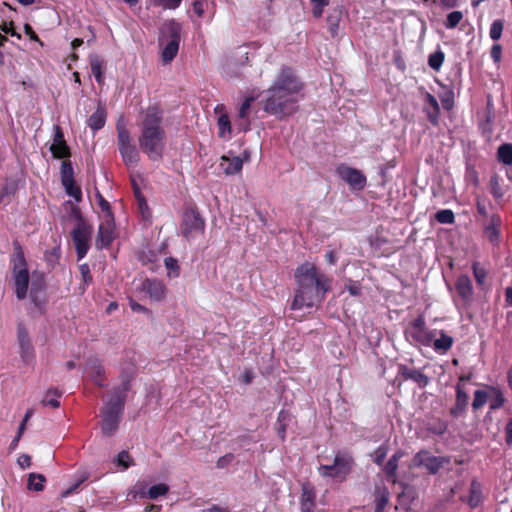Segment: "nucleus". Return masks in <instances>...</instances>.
<instances>
[{"label": "nucleus", "mask_w": 512, "mask_h": 512, "mask_svg": "<svg viewBox=\"0 0 512 512\" xmlns=\"http://www.w3.org/2000/svg\"><path fill=\"white\" fill-rule=\"evenodd\" d=\"M303 83L290 67H282L265 91L264 110L278 117L291 115L302 98Z\"/></svg>", "instance_id": "nucleus-1"}, {"label": "nucleus", "mask_w": 512, "mask_h": 512, "mask_svg": "<svg viewBox=\"0 0 512 512\" xmlns=\"http://www.w3.org/2000/svg\"><path fill=\"white\" fill-rule=\"evenodd\" d=\"M297 288L291 302V310L312 308L322 302L330 289V280L319 273L314 264L305 262L295 270Z\"/></svg>", "instance_id": "nucleus-2"}, {"label": "nucleus", "mask_w": 512, "mask_h": 512, "mask_svg": "<svg viewBox=\"0 0 512 512\" xmlns=\"http://www.w3.org/2000/svg\"><path fill=\"white\" fill-rule=\"evenodd\" d=\"M138 144L143 153L152 161L162 158L166 145V133L162 127V112L156 106L148 107L141 123Z\"/></svg>", "instance_id": "nucleus-3"}, {"label": "nucleus", "mask_w": 512, "mask_h": 512, "mask_svg": "<svg viewBox=\"0 0 512 512\" xmlns=\"http://www.w3.org/2000/svg\"><path fill=\"white\" fill-rule=\"evenodd\" d=\"M130 388L131 377L124 376L121 384L113 389L110 398L104 403L101 409V428L105 435L110 436L117 431Z\"/></svg>", "instance_id": "nucleus-4"}, {"label": "nucleus", "mask_w": 512, "mask_h": 512, "mask_svg": "<svg viewBox=\"0 0 512 512\" xmlns=\"http://www.w3.org/2000/svg\"><path fill=\"white\" fill-rule=\"evenodd\" d=\"M10 266L16 298L18 300H24L28 295L30 274L24 251L18 242L13 243Z\"/></svg>", "instance_id": "nucleus-5"}, {"label": "nucleus", "mask_w": 512, "mask_h": 512, "mask_svg": "<svg viewBox=\"0 0 512 512\" xmlns=\"http://www.w3.org/2000/svg\"><path fill=\"white\" fill-rule=\"evenodd\" d=\"M116 130L118 150L124 164L128 168L136 167L140 160V155L123 119L117 121Z\"/></svg>", "instance_id": "nucleus-6"}, {"label": "nucleus", "mask_w": 512, "mask_h": 512, "mask_svg": "<svg viewBox=\"0 0 512 512\" xmlns=\"http://www.w3.org/2000/svg\"><path fill=\"white\" fill-rule=\"evenodd\" d=\"M73 212L78 218V224L72 231V239L77 257L80 260L86 256L89 250L92 227L81 218L80 211L77 207L73 208Z\"/></svg>", "instance_id": "nucleus-7"}, {"label": "nucleus", "mask_w": 512, "mask_h": 512, "mask_svg": "<svg viewBox=\"0 0 512 512\" xmlns=\"http://www.w3.org/2000/svg\"><path fill=\"white\" fill-rule=\"evenodd\" d=\"M436 335V330L432 331L426 327L422 316L414 319L405 330V336L409 341L423 346H430Z\"/></svg>", "instance_id": "nucleus-8"}, {"label": "nucleus", "mask_w": 512, "mask_h": 512, "mask_svg": "<svg viewBox=\"0 0 512 512\" xmlns=\"http://www.w3.org/2000/svg\"><path fill=\"white\" fill-rule=\"evenodd\" d=\"M205 223L200 214L194 210H186L183 214L181 232L187 240L196 239L204 234Z\"/></svg>", "instance_id": "nucleus-9"}, {"label": "nucleus", "mask_w": 512, "mask_h": 512, "mask_svg": "<svg viewBox=\"0 0 512 512\" xmlns=\"http://www.w3.org/2000/svg\"><path fill=\"white\" fill-rule=\"evenodd\" d=\"M450 462L449 458L444 456H433L427 450H421L416 453L412 459L414 467H424L430 474H436L445 464Z\"/></svg>", "instance_id": "nucleus-10"}, {"label": "nucleus", "mask_w": 512, "mask_h": 512, "mask_svg": "<svg viewBox=\"0 0 512 512\" xmlns=\"http://www.w3.org/2000/svg\"><path fill=\"white\" fill-rule=\"evenodd\" d=\"M166 32L170 36V40L164 46L162 50V60L164 63L171 62L178 53L179 50V42H180V25L171 20L165 27Z\"/></svg>", "instance_id": "nucleus-11"}, {"label": "nucleus", "mask_w": 512, "mask_h": 512, "mask_svg": "<svg viewBox=\"0 0 512 512\" xmlns=\"http://www.w3.org/2000/svg\"><path fill=\"white\" fill-rule=\"evenodd\" d=\"M350 472V461L344 457L336 456L332 465H321L319 473L324 477L344 479Z\"/></svg>", "instance_id": "nucleus-12"}, {"label": "nucleus", "mask_w": 512, "mask_h": 512, "mask_svg": "<svg viewBox=\"0 0 512 512\" xmlns=\"http://www.w3.org/2000/svg\"><path fill=\"white\" fill-rule=\"evenodd\" d=\"M336 173L353 189L362 190L366 185V177L360 170L346 165H340L337 167Z\"/></svg>", "instance_id": "nucleus-13"}, {"label": "nucleus", "mask_w": 512, "mask_h": 512, "mask_svg": "<svg viewBox=\"0 0 512 512\" xmlns=\"http://www.w3.org/2000/svg\"><path fill=\"white\" fill-rule=\"evenodd\" d=\"M17 343L22 360L26 363L30 362L35 355L34 347L31 343L28 331L22 323L17 326Z\"/></svg>", "instance_id": "nucleus-14"}, {"label": "nucleus", "mask_w": 512, "mask_h": 512, "mask_svg": "<svg viewBox=\"0 0 512 512\" xmlns=\"http://www.w3.org/2000/svg\"><path fill=\"white\" fill-rule=\"evenodd\" d=\"M46 284L42 275L37 278H33L30 289V300L34 307L39 311L43 312L46 304Z\"/></svg>", "instance_id": "nucleus-15"}, {"label": "nucleus", "mask_w": 512, "mask_h": 512, "mask_svg": "<svg viewBox=\"0 0 512 512\" xmlns=\"http://www.w3.org/2000/svg\"><path fill=\"white\" fill-rule=\"evenodd\" d=\"M114 220L113 215L108 214L107 217L102 218L99 225L97 246L100 248L108 246L114 239Z\"/></svg>", "instance_id": "nucleus-16"}, {"label": "nucleus", "mask_w": 512, "mask_h": 512, "mask_svg": "<svg viewBox=\"0 0 512 512\" xmlns=\"http://www.w3.org/2000/svg\"><path fill=\"white\" fill-rule=\"evenodd\" d=\"M141 291L153 301H162L166 296V287L157 279H145L141 283Z\"/></svg>", "instance_id": "nucleus-17"}, {"label": "nucleus", "mask_w": 512, "mask_h": 512, "mask_svg": "<svg viewBox=\"0 0 512 512\" xmlns=\"http://www.w3.org/2000/svg\"><path fill=\"white\" fill-rule=\"evenodd\" d=\"M399 375L404 380L413 381L419 388H425L430 383V378L427 375L422 373L419 369L406 365L399 366Z\"/></svg>", "instance_id": "nucleus-18"}, {"label": "nucleus", "mask_w": 512, "mask_h": 512, "mask_svg": "<svg viewBox=\"0 0 512 512\" xmlns=\"http://www.w3.org/2000/svg\"><path fill=\"white\" fill-rule=\"evenodd\" d=\"M55 133L53 143L50 146V151L55 158H66L70 155L69 147L67 146L63 132L59 126L54 127Z\"/></svg>", "instance_id": "nucleus-19"}, {"label": "nucleus", "mask_w": 512, "mask_h": 512, "mask_svg": "<svg viewBox=\"0 0 512 512\" xmlns=\"http://www.w3.org/2000/svg\"><path fill=\"white\" fill-rule=\"evenodd\" d=\"M243 161L244 160L239 156L230 157L223 155L220 158L219 166L226 175H234L242 170Z\"/></svg>", "instance_id": "nucleus-20"}, {"label": "nucleus", "mask_w": 512, "mask_h": 512, "mask_svg": "<svg viewBox=\"0 0 512 512\" xmlns=\"http://www.w3.org/2000/svg\"><path fill=\"white\" fill-rule=\"evenodd\" d=\"M86 373L96 385L100 387L105 386V371L102 364L97 359H91L87 362Z\"/></svg>", "instance_id": "nucleus-21"}, {"label": "nucleus", "mask_w": 512, "mask_h": 512, "mask_svg": "<svg viewBox=\"0 0 512 512\" xmlns=\"http://www.w3.org/2000/svg\"><path fill=\"white\" fill-rule=\"evenodd\" d=\"M169 492V486L165 483H159L156 485H153L148 490L145 489V487L139 488L138 491L135 492L133 497L135 498L137 495H139L141 498H148L151 500H155L161 496H165Z\"/></svg>", "instance_id": "nucleus-22"}, {"label": "nucleus", "mask_w": 512, "mask_h": 512, "mask_svg": "<svg viewBox=\"0 0 512 512\" xmlns=\"http://www.w3.org/2000/svg\"><path fill=\"white\" fill-rule=\"evenodd\" d=\"M215 112L219 114L217 121L218 136L222 139H230L232 127L227 113L224 112V107L217 106Z\"/></svg>", "instance_id": "nucleus-23"}, {"label": "nucleus", "mask_w": 512, "mask_h": 512, "mask_svg": "<svg viewBox=\"0 0 512 512\" xmlns=\"http://www.w3.org/2000/svg\"><path fill=\"white\" fill-rule=\"evenodd\" d=\"M500 225L501 218L499 215L493 214L489 217L488 222L484 226V234L490 242L498 241Z\"/></svg>", "instance_id": "nucleus-24"}, {"label": "nucleus", "mask_w": 512, "mask_h": 512, "mask_svg": "<svg viewBox=\"0 0 512 512\" xmlns=\"http://www.w3.org/2000/svg\"><path fill=\"white\" fill-rule=\"evenodd\" d=\"M458 295L465 301H469L473 295V286L467 275H460L455 284Z\"/></svg>", "instance_id": "nucleus-25"}, {"label": "nucleus", "mask_w": 512, "mask_h": 512, "mask_svg": "<svg viewBox=\"0 0 512 512\" xmlns=\"http://www.w3.org/2000/svg\"><path fill=\"white\" fill-rule=\"evenodd\" d=\"M425 101V112L427 114L428 119L432 123H437L438 115L440 112L439 104L437 99L430 93H425L424 96Z\"/></svg>", "instance_id": "nucleus-26"}, {"label": "nucleus", "mask_w": 512, "mask_h": 512, "mask_svg": "<svg viewBox=\"0 0 512 512\" xmlns=\"http://www.w3.org/2000/svg\"><path fill=\"white\" fill-rule=\"evenodd\" d=\"M315 505V493L313 487L309 484L302 486L301 510L302 512H311Z\"/></svg>", "instance_id": "nucleus-27"}, {"label": "nucleus", "mask_w": 512, "mask_h": 512, "mask_svg": "<svg viewBox=\"0 0 512 512\" xmlns=\"http://www.w3.org/2000/svg\"><path fill=\"white\" fill-rule=\"evenodd\" d=\"M437 334H439V338H433L431 345H433V349L436 352L446 353L452 347L454 340L443 330H440Z\"/></svg>", "instance_id": "nucleus-28"}, {"label": "nucleus", "mask_w": 512, "mask_h": 512, "mask_svg": "<svg viewBox=\"0 0 512 512\" xmlns=\"http://www.w3.org/2000/svg\"><path fill=\"white\" fill-rule=\"evenodd\" d=\"M404 456L403 451H397L394 453L384 467L385 474L388 479H390L393 483L396 482L398 462Z\"/></svg>", "instance_id": "nucleus-29"}, {"label": "nucleus", "mask_w": 512, "mask_h": 512, "mask_svg": "<svg viewBox=\"0 0 512 512\" xmlns=\"http://www.w3.org/2000/svg\"><path fill=\"white\" fill-rule=\"evenodd\" d=\"M456 392V403L450 410L453 417H459L465 411L468 404V395L460 388V386H457Z\"/></svg>", "instance_id": "nucleus-30"}, {"label": "nucleus", "mask_w": 512, "mask_h": 512, "mask_svg": "<svg viewBox=\"0 0 512 512\" xmlns=\"http://www.w3.org/2000/svg\"><path fill=\"white\" fill-rule=\"evenodd\" d=\"M106 122V112L104 107L98 106L96 111L89 117L88 125L93 131L101 129Z\"/></svg>", "instance_id": "nucleus-31"}, {"label": "nucleus", "mask_w": 512, "mask_h": 512, "mask_svg": "<svg viewBox=\"0 0 512 512\" xmlns=\"http://www.w3.org/2000/svg\"><path fill=\"white\" fill-rule=\"evenodd\" d=\"M63 186L65 188L66 193L73 197L76 202H80L82 199L81 189L75 185L73 177L71 175H64L63 177Z\"/></svg>", "instance_id": "nucleus-32"}, {"label": "nucleus", "mask_w": 512, "mask_h": 512, "mask_svg": "<svg viewBox=\"0 0 512 512\" xmlns=\"http://www.w3.org/2000/svg\"><path fill=\"white\" fill-rule=\"evenodd\" d=\"M389 501V491L386 487H376L375 489V511L383 512L385 506Z\"/></svg>", "instance_id": "nucleus-33"}, {"label": "nucleus", "mask_w": 512, "mask_h": 512, "mask_svg": "<svg viewBox=\"0 0 512 512\" xmlns=\"http://www.w3.org/2000/svg\"><path fill=\"white\" fill-rule=\"evenodd\" d=\"M90 67L93 76L96 81L101 84L104 81V77L102 74L103 61L97 56L93 55L90 57Z\"/></svg>", "instance_id": "nucleus-34"}, {"label": "nucleus", "mask_w": 512, "mask_h": 512, "mask_svg": "<svg viewBox=\"0 0 512 512\" xmlns=\"http://www.w3.org/2000/svg\"><path fill=\"white\" fill-rule=\"evenodd\" d=\"M62 393L57 389H49L41 401L43 406H50L52 408H58L60 406V401L58 400L61 397Z\"/></svg>", "instance_id": "nucleus-35"}, {"label": "nucleus", "mask_w": 512, "mask_h": 512, "mask_svg": "<svg viewBox=\"0 0 512 512\" xmlns=\"http://www.w3.org/2000/svg\"><path fill=\"white\" fill-rule=\"evenodd\" d=\"M498 160L505 165H512V144H502L497 150Z\"/></svg>", "instance_id": "nucleus-36"}, {"label": "nucleus", "mask_w": 512, "mask_h": 512, "mask_svg": "<svg viewBox=\"0 0 512 512\" xmlns=\"http://www.w3.org/2000/svg\"><path fill=\"white\" fill-rule=\"evenodd\" d=\"M490 193L496 200L502 199L504 196V189L500 185V177L497 174H494L490 178L489 182Z\"/></svg>", "instance_id": "nucleus-37"}, {"label": "nucleus", "mask_w": 512, "mask_h": 512, "mask_svg": "<svg viewBox=\"0 0 512 512\" xmlns=\"http://www.w3.org/2000/svg\"><path fill=\"white\" fill-rule=\"evenodd\" d=\"M45 477L42 474L31 473L28 479V489L42 491L44 489Z\"/></svg>", "instance_id": "nucleus-38"}, {"label": "nucleus", "mask_w": 512, "mask_h": 512, "mask_svg": "<svg viewBox=\"0 0 512 512\" xmlns=\"http://www.w3.org/2000/svg\"><path fill=\"white\" fill-rule=\"evenodd\" d=\"M444 57H445L444 53L440 49L437 50L433 54L429 55V58H428L429 66L435 71L440 70V68L444 62Z\"/></svg>", "instance_id": "nucleus-39"}, {"label": "nucleus", "mask_w": 512, "mask_h": 512, "mask_svg": "<svg viewBox=\"0 0 512 512\" xmlns=\"http://www.w3.org/2000/svg\"><path fill=\"white\" fill-rule=\"evenodd\" d=\"M481 501V493H480V485L476 482L471 483L470 487V498L469 505L471 507H476Z\"/></svg>", "instance_id": "nucleus-40"}, {"label": "nucleus", "mask_w": 512, "mask_h": 512, "mask_svg": "<svg viewBox=\"0 0 512 512\" xmlns=\"http://www.w3.org/2000/svg\"><path fill=\"white\" fill-rule=\"evenodd\" d=\"M435 219L442 224H452L455 220V217L452 210L443 209L435 214Z\"/></svg>", "instance_id": "nucleus-41"}, {"label": "nucleus", "mask_w": 512, "mask_h": 512, "mask_svg": "<svg viewBox=\"0 0 512 512\" xmlns=\"http://www.w3.org/2000/svg\"><path fill=\"white\" fill-rule=\"evenodd\" d=\"M462 19H463V13L461 11L450 12L447 15L445 27L447 29H453V28L457 27V25L461 22Z\"/></svg>", "instance_id": "nucleus-42"}, {"label": "nucleus", "mask_w": 512, "mask_h": 512, "mask_svg": "<svg viewBox=\"0 0 512 512\" xmlns=\"http://www.w3.org/2000/svg\"><path fill=\"white\" fill-rule=\"evenodd\" d=\"M17 190V181L14 179H8L0 192V202L7 196H10L15 193Z\"/></svg>", "instance_id": "nucleus-43"}, {"label": "nucleus", "mask_w": 512, "mask_h": 512, "mask_svg": "<svg viewBox=\"0 0 512 512\" xmlns=\"http://www.w3.org/2000/svg\"><path fill=\"white\" fill-rule=\"evenodd\" d=\"M503 21L502 20H494L491 24L489 35L492 40L497 41L501 38L503 32Z\"/></svg>", "instance_id": "nucleus-44"}, {"label": "nucleus", "mask_w": 512, "mask_h": 512, "mask_svg": "<svg viewBox=\"0 0 512 512\" xmlns=\"http://www.w3.org/2000/svg\"><path fill=\"white\" fill-rule=\"evenodd\" d=\"M150 2L152 5L162 7L165 10H175L180 6L182 0H150Z\"/></svg>", "instance_id": "nucleus-45"}, {"label": "nucleus", "mask_w": 512, "mask_h": 512, "mask_svg": "<svg viewBox=\"0 0 512 512\" xmlns=\"http://www.w3.org/2000/svg\"><path fill=\"white\" fill-rule=\"evenodd\" d=\"M472 269L476 282L479 285L484 284L486 279V270L484 269V267H482L479 262H474L472 265Z\"/></svg>", "instance_id": "nucleus-46"}, {"label": "nucleus", "mask_w": 512, "mask_h": 512, "mask_svg": "<svg viewBox=\"0 0 512 512\" xmlns=\"http://www.w3.org/2000/svg\"><path fill=\"white\" fill-rule=\"evenodd\" d=\"M487 398H488V396L485 391H482V390L475 391L474 399L472 402L473 409L477 410V409L481 408L483 405H485V403L487 402Z\"/></svg>", "instance_id": "nucleus-47"}, {"label": "nucleus", "mask_w": 512, "mask_h": 512, "mask_svg": "<svg viewBox=\"0 0 512 512\" xmlns=\"http://www.w3.org/2000/svg\"><path fill=\"white\" fill-rule=\"evenodd\" d=\"M164 263H165V267L169 271L168 276L177 277L179 275V266H178V262L175 258L168 257L165 259Z\"/></svg>", "instance_id": "nucleus-48"}, {"label": "nucleus", "mask_w": 512, "mask_h": 512, "mask_svg": "<svg viewBox=\"0 0 512 512\" xmlns=\"http://www.w3.org/2000/svg\"><path fill=\"white\" fill-rule=\"evenodd\" d=\"M310 1L313 5L312 13H313L314 17L320 18L323 14L324 8L329 4V1L328 0H310Z\"/></svg>", "instance_id": "nucleus-49"}, {"label": "nucleus", "mask_w": 512, "mask_h": 512, "mask_svg": "<svg viewBox=\"0 0 512 512\" xmlns=\"http://www.w3.org/2000/svg\"><path fill=\"white\" fill-rule=\"evenodd\" d=\"M193 11L198 17H203L207 7H208V1L207 0H193L192 2Z\"/></svg>", "instance_id": "nucleus-50"}, {"label": "nucleus", "mask_w": 512, "mask_h": 512, "mask_svg": "<svg viewBox=\"0 0 512 512\" xmlns=\"http://www.w3.org/2000/svg\"><path fill=\"white\" fill-rule=\"evenodd\" d=\"M117 463H118V465L122 466L123 469H127L131 465H133V461H132L129 453L126 451H122L118 454Z\"/></svg>", "instance_id": "nucleus-51"}, {"label": "nucleus", "mask_w": 512, "mask_h": 512, "mask_svg": "<svg viewBox=\"0 0 512 512\" xmlns=\"http://www.w3.org/2000/svg\"><path fill=\"white\" fill-rule=\"evenodd\" d=\"M134 192H135V196H136L139 208L141 210V213H142L143 217L145 218V217H147L146 212L148 211L147 202H146L145 198L143 197V195L141 194L139 188L134 186Z\"/></svg>", "instance_id": "nucleus-52"}, {"label": "nucleus", "mask_w": 512, "mask_h": 512, "mask_svg": "<svg viewBox=\"0 0 512 512\" xmlns=\"http://www.w3.org/2000/svg\"><path fill=\"white\" fill-rule=\"evenodd\" d=\"M96 197L98 199L99 207L103 212L102 218L107 217L108 214H112L109 202L106 201L99 192L96 193Z\"/></svg>", "instance_id": "nucleus-53"}, {"label": "nucleus", "mask_w": 512, "mask_h": 512, "mask_svg": "<svg viewBox=\"0 0 512 512\" xmlns=\"http://www.w3.org/2000/svg\"><path fill=\"white\" fill-rule=\"evenodd\" d=\"M386 456H387V448L385 446H380L374 452V462L377 465H382Z\"/></svg>", "instance_id": "nucleus-54"}, {"label": "nucleus", "mask_w": 512, "mask_h": 512, "mask_svg": "<svg viewBox=\"0 0 512 512\" xmlns=\"http://www.w3.org/2000/svg\"><path fill=\"white\" fill-rule=\"evenodd\" d=\"M252 101L253 98H246L245 101L242 103L238 113V117L240 119H245L248 116Z\"/></svg>", "instance_id": "nucleus-55"}, {"label": "nucleus", "mask_w": 512, "mask_h": 512, "mask_svg": "<svg viewBox=\"0 0 512 512\" xmlns=\"http://www.w3.org/2000/svg\"><path fill=\"white\" fill-rule=\"evenodd\" d=\"M83 282L85 284H90L92 282V276L90 274V268L87 264H82L79 267Z\"/></svg>", "instance_id": "nucleus-56"}, {"label": "nucleus", "mask_w": 512, "mask_h": 512, "mask_svg": "<svg viewBox=\"0 0 512 512\" xmlns=\"http://www.w3.org/2000/svg\"><path fill=\"white\" fill-rule=\"evenodd\" d=\"M234 460V455L232 453H228L222 457H220L217 461V467L218 468H225L229 466L232 461Z\"/></svg>", "instance_id": "nucleus-57"}, {"label": "nucleus", "mask_w": 512, "mask_h": 512, "mask_svg": "<svg viewBox=\"0 0 512 512\" xmlns=\"http://www.w3.org/2000/svg\"><path fill=\"white\" fill-rule=\"evenodd\" d=\"M502 48L499 44H494L491 48V57L495 62H499L501 59Z\"/></svg>", "instance_id": "nucleus-58"}, {"label": "nucleus", "mask_w": 512, "mask_h": 512, "mask_svg": "<svg viewBox=\"0 0 512 512\" xmlns=\"http://www.w3.org/2000/svg\"><path fill=\"white\" fill-rule=\"evenodd\" d=\"M18 464L22 468H28L31 465V458L29 455L23 454L18 458Z\"/></svg>", "instance_id": "nucleus-59"}, {"label": "nucleus", "mask_w": 512, "mask_h": 512, "mask_svg": "<svg viewBox=\"0 0 512 512\" xmlns=\"http://www.w3.org/2000/svg\"><path fill=\"white\" fill-rule=\"evenodd\" d=\"M346 288L349 291V293L353 296H358L361 292L360 286L357 285L356 283H350L349 285L346 286Z\"/></svg>", "instance_id": "nucleus-60"}, {"label": "nucleus", "mask_w": 512, "mask_h": 512, "mask_svg": "<svg viewBox=\"0 0 512 512\" xmlns=\"http://www.w3.org/2000/svg\"><path fill=\"white\" fill-rule=\"evenodd\" d=\"M62 178L64 175H71L73 177V171L70 163L63 162L61 167Z\"/></svg>", "instance_id": "nucleus-61"}, {"label": "nucleus", "mask_w": 512, "mask_h": 512, "mask_svg": "<svg viewBox=\"0 0 512 512\" xmlns=\"http://www.w3.org/2000/svg\"><path fill=\"white\" fill-rule=\"evenodd\" d=\"M290 421V414L286 411H280L279 415H278V419H277V422L278 423H283V424H287V422Z\"/></svg>", "instance_id": "nucleus-62"}, {"label": "nucleus", "mask_w": 512, "mask_h": 512, "mask_svg": "<svg viewBox=\"0 0 512 512\" xmlns=\"http://www.w3.org/2000/svg\"><path fill=\"white\" fill-rule=\"evenodd\" d=\"M325 260L327 261L328 264L334 265L337 262V257L334 251H327L325 253Z\"/></svg>", "instance_id": "nucleus-63"}, {"label": "nucleus", "mask_w": 512, "mask_h": 512, "mask_svg": "<svg viewBox=\"0 0 512 512\" xmlns=\"http://www.w3.org/2000/svg\"><path fill=\"white\" fill-rule=\"evenodd\" d=\"M506 442L508 444H512V418L510 419L506 426Z\"/></svg>", "instance_id": "nucleus-64"}]
</instances>
